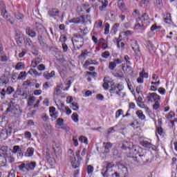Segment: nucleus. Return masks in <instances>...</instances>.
Masks as SVG:
<instances>
[{
    "label": "nucleus",
    "mask_w": 177,
    "mask_h": 177,
    "mask_svg": "<svg viewBox=\"0 0 177 177\" xmlns=\"http://www.w3.org/2000/svg\"><path fill=\"white\" fill-rule=\"evenodd\" d=\"M131 48L133 50V52H136L137 49H139V44H138V41L136 40H133L131 41Z\"/></svg>",
    "instance_id": "27"
},
{
    "label": "nucleus",
    "mask_w": 177,
    "mask_h": 177,
    "mask_svg": "<svg viewBox=\"0 0 177 177\" xmlns=\"http://www.w3.org/2000/svg\"><path fill=\"white\" fill-rule=\"evenodd\" d=\"M161 28H162L161 26H157V24H155L151 26L150 30H151V31L153 32V31H156V30H161Z\"/></svg>",
    "instance_id": "51"
},
{
    "label": "nucleus",
    "mask_w": 177,
    "mask_h": 177,
    "mask_svg": "<svg viewBox=\"0 0 177 177\" xmlns=\"http://www.w3.org/2000/svg\"><path fill=\"white\" fill-rule=\"evenodd\" d=\"M28 74H30V75H34L35 77H38V75H40L39 73H38V71L32 68L28 71Z\"/></svg>",
    "instance_id": "32"
},
{
    "label": "nucleus",
    "mask_w": 177,
    "mask_h": 177,
    "mask_svg": "<svg viewBox=\"0 0 177 177\" xmlns=\"http://www.w3.org/2000/svg\"><path fill=\"white\" fill-rule=\"evenodd\" d=\"M35 99L36 97L34 96H30L28 97V106L29 107H31V106H32V104H34V102H35Z\"/></svg>",
    "instance_id": "30"
},
{
    "label": "nucleus",
    "mask_w": 177,
    "mask_h": 177,
    "mask_svg": "<svg viewBox=\"0 0 177 177\" xmlns=\"http://www.w3.org/2000/svg\"><path fill=\"white\" fill-rule=\"evenodd\" d=\"M147 48H148V49H151V50H154V44H153L151 41H147Z\"/></svg>",
    "instance_id": "44"
},
{
    "label": "nucleus",
    "mask_w": 177,
    "mask_h": 177,
    "mask_svg": "<svg viewBox=\"0 0 177 177\" xmlns=\"http://www.w3.org/2000/svg\"><path fill=\"white\" fill-rule=\"evenodd\" d=\"M49 113L51 118L56 120L59 117V111H56V107L50 106L49 107Z\"/></svg>",
    "instance_id": "11"
},
{
    "label": "nucleus",
    "mask_w": 177,
    "mask_h": 177,
    "mask_svg": "<svg viewBox=\"0 0 177 177\" xmlns=\"http://www.w3.org/2000/svg\"><path fill=\"white\" fill-rule=\"evenodd\" d=\"M122 150H127V149H130L129 142L128 141H123L121 147Z\"/></svg>",
    "instance_id": "34"
},
{
    "label": "nucleus",
    "mask_w": 177,
    "mask_h": 177,
    "mask_svg": "<svg viewBox=\"0 0 177 177\" xmlns=\"http://www.w3.org/2000/svg\"><path fill=\"white\" fill-rule=\"evenodd\" d=\"M143 27H145V24L142 23V22H141V24L140 23H138L137 24H136L134 26V28L136 30H140V28H143Z\"/></svg>",
    "instance_id": "50"
},
{
    "label": "nucleus",
    "mask_w": 177,
    "mask_h": 177,
    "mask_svg": "<svg viewBox=\"0 0 177 177\" xmlns=\"http://www.w3.org/2000/svg\"><path fill=\"white\" fill-rule=\"evenodd\" d=\"M79 142L81 143H84L85 145H88V138L84 136H81L79 138Z\"/></svg>",
    "instance_id": "39"
},
{
    "label": "nucleus",
    "mask_w": 177,
    "mask_h": 177,
    "mask_svg": "<svg viewBox=\"0 0 177 177\" xmlns=\"http://www.w3.org/2000/svg\"><path fill=\"white\" fill-rule=\"evenodd\" d=\"M115 167L113 162H106L105 167L102 169V175L103 177H109V174L113 171V168Z\"/></svg>",
    "instance_id": "7"
},
{
    "label": "nucleus",
    "mask_w": 177,
    "mask_h": 177,
    "mask_svg": "<svg viewBox=\"0 0 177 177\" xmlns=\"http://www.w3.org/2000/svg\"><path fill=\"white\" fill-rule=\"evenodd\" d=\"M71 106L73 111H78V110H80V106H78V103L72 102Z\"/></svg>",
    "instance_id": "40"
},
{
    "label": "nucleus",
    "mask_w": 177,
    "mask_h": 177,
    "mask_svg": "<svg viewBox=\"0 0 177 177\" xmlns=\"http://www.w3.org/2000/svg\"><path fill=\"white\" fill-rule=\"evenodd\" d=\"M59 9L53 8L48 11V15L50 17H57L59 16Z\"/></svg>",
    "instance_id": "18"
},
{
    "label": "nucleus",
    "mask_w": 177,
    "mask_h": 177,
    "mask_svg": "<svg viewBox=\"0 0 177 177\" xmlns=\"http://www.w3.org/2000/svg\"><path fill=\"white\" fill-rule=\"evenodd\" d=\"M131 127H132L134 129H138V128L140 127V123L138 120H134L131 124Z\"/></svg>",
    "instance_id": "31"
},
{
    "label": "nucleus",
    "mask_w": 177,
    "mask_h": 177,
    "mask_svg": "<svg viewBox=\"0 0 177 177\" xmlns=\"http://www.w3.org/2000/svg\"><path fill=\"white\" fill-rule=\"evenodd\" d=\"M91 2H96V0H90ZM98 2L102 3V6L99 7L100 10L103 11L106 9L109 5V0H97Z\"/></svg>",
    "instance_id": "13"
},
{
    "label": "nucleus",
    "mask_w": 177,
    "mask_h": 177,
    "mask_svg": "<svg viewBox=\"0 0 177 177\" xmlns=\"http://www.w3.org/2000/svg\"><path fill=\"white\" fill-rule=\"evenodd\" d=\"M35 149L32 147H28L25 152L26 157H32L34 156V153Z\"/></svg>",
    "instance_id": "21"
},
{
    "label": "nucleus",
    "mask_w": 177,
    "mask_h": 177,
    "mask_svg": "<svg viewBox=\"0 0 177 177\" xmlns=\"http://www.w3.org/2000/svg\"><path fill=\"white\" fill-rule=\"evenodd\" d=\"M171 20H172V17H171V14L170 13H167L165 15V18H164L165 23H169V21H171Z\"/></svg>",
    "instance_id": "38"
},
{
    "label": "nucleus",
    "mask_w": 177,
    "mask_h": 177,
    "mask_svg": "<svg viewBox=\"0 0 177 177\" xmlns=\"http://www.w3.org/2000/svg\"><path fill=\"white\" fill-rule=\"evenodd\" d=\"M103 82L102 88L104 91H107L109 90V88H110L109 84H113V79L110 77V76H106L103 79Z\"/></svg>",
    "instance_id": "10"
},
{
    "label": "nucleus",
    "mask_w": 177,
    "mask_h": 177,
    "mask_svg": "<svg viewBox=\"0 0 177 177\" xmlns=\"http://www.w3.org/2000/svg\"><path fill=\"white\" fill-rule=\"evenodd\" d=\"M21 151V149L20 148V146L15 145L13 147L12 152L16 154V153H19Z\"/></svg>",
    "instance_id": "48"
},
{
    "label": "nucleus",
    "mask_w": 177,
    "mask_h": 177,
    "mask_svg": "<svg viewBox=\"0 0 177 177\" xmlns=\"http://www.w3.org/2000/svg\"><path fill=\"white\" fill-rule=\"evenodd\" d=\"M15 17L17 20H23L24 19V15L20 12L15 13Z\"/></svg>",
    "instance_id": "54"
},
{
    "label": "nucleus",
    "mask_w": 177,
    "mask_h": 177,
    "mask_svg": "<svg viewBox=\"0 0 177 177\" xmlns=\"http://www.w3.org/2000/svg\"><path fill=\"white\" fill-rule=\"evenodd\" d=\"M41 63V59L39 58H35L32 61V66L35 67L36 66H38Z\"/></svg>",
    "instance_id": "37"
},
{
    "label": "nucleus",
    "mask_w": 177,
    "mask_h": 177,
    "mask_svg": "<svg viewBox=\"0 0 177 177\" xmlns=\"http://www.w3.org/2000/svg\"><path fill=\"white\" fill-rule=\"evenodd\" d=\"M156 6L157 8H162V0H156Z\"/></svg>",
    "instance_id": "60"
},
{
    "label": "nucleus",
    "mask_w": 177,
    "mask_h": 177,
    "mask_svg": "<svg viewBox=\"0 0 177 177\" xmlns=\"http://www.w3.org/2000/svg\"><path fill=\"white\" fill-rule=\"evenodd\" d=\"M99 44H100L102 45L104 50L109 48V45H107V44H106V42L104 41V39L100 38L99 39Z\"/></svg>",
    "instance_id": "28"
},
{
    "label": "nucleus",
    "mask_w": 177,
    "mask_h": 177,
    "mask_svg": "<svg viewBox=\"0 0 177 177\" xmlns=\"http://www.w3.org/2000/svg\"><path fill=\"white\" fill-rule=\"evenodd\" d=\"M149 19L150 17H149V15L144 13L140 17L138 18V21H141V23L145 24V23H147V21L149 20Z\"/></svg>",
    "instance_id": "20"
},
{
    "label": "nucleus",
    "mask_w": 177,
    "mask_h": 177,
    "mask_svg": "<svg viewBox=\"0 0 177 177\" xmlns=\"http://www.w3.org/2000/svg\"><path fill=\"white\" fill-rule=\"evenodd\" d=\"M115 67H117V65L115 62H109V70H111V71L115 70Z\"/></svg>",
    "instance_id": "47"
},
{
    "label": "nucleus",
    "mask_w": 177,
    "mask_h": 177,
    "mask_svg": "<svg viewBox=\"0 0 177 177\" xmlns=\"http://www.w3.org/2000/svg\"><path fill=\"white\" fill-rule=\"evenodd\" d=\"M1 16L3 17V19H8L9 17L8 15V11L5 7L1 9Z\"/></svg>",
    "instance_id": "36"
},
{
    "label": "nucleus",
    "mask_w": 177,
    "mask_h": 177,
    "mask_svg": "<svg viewBox=\"0 0 177 177\" xmlns=\"http://www.w3.org/2000/svg\"><path fill=\"white\" fill-rule=\"evenodd\" d=\"M155 133L157 138H158V135L159 136H162V138L165 136V131H164V129L161 127H156Z\"/></svg>",
    "instance_id": "14"
},
{
    "label": "nucleus",
    "mask_w": 177,
    "mask_h": 177,
    "mask_svg": "<svg viewBox=\"0 0 177 177\" xmlns=\"http://www.w3.org/2000/svg\"><path fill=\"white\" fill-rule=\"evenodd\" d=\"M127 157L129 158H133L134 162L138 165L145 164V162H149V158L147 156L146 149L137 146L133 145L131 148H129V153H127Z\"/></svg>",
    "instance_id": "1"
},
{
    "label": "nucleus",
    "mask_w": 177,
    "mask_h": 177,
    "mask_svg": "<svg viewBox=\"0 0 177 177\" xmlns=\"http://www.w3.org/2000/svg\"><path fill=\"white\" fill-rule=\"evenodd\" d=\"M140 145L141 146H143V147H145V149H151V147L154 146L151 142L146 140L140 142Z\"/></svg>",
    "instance_id": "25"
},
{
    "label": "nucleus",
    "mask_w": 177,
    "mask_h": 177,
    "mask_svg": "<svg viewBox=\"0 0 177 177\" xmlns=\"http://www.w3.org/2000/svg\"><path fill=\"white\" fill-rule=\"evenodd\" d=\"M71 41L75 50H80L84 46V37L81 35L74 34Z\"/></svg>",
    "instance_id": "4"
},
{
    "label": "nucleus",
    "mask_w": 177,
    "mask_h": 177,
    "mask_svg": "<svg viewBox=\"0 0 177 177\" xmlns=\"http://www.w3.org/2000/svg\"><path fill=\"white\" fill-rule=\"evenodd\" d=\"M103 147L104 153H109L111 148L113 147V144L111 142H103Z\"/></svg>",
    "instance_id": "23"
},
{
    "label": "nucleus",
    "mask_w": 177,
    "mask_h": 177,
    "mask_svg": "<svg viewBox=\"0 0 177 177\" xmlns=\"http://www.w3.org/2000/svg\"><path fill=\"white\" fill-rule=\"evenodd\" d=\"M73 142L75 147H77L78 146V138L77 136H73Z\"/></svg>",
    "instance_id": "59"
},
{
    "label": "nucleus",
    "mask_w": 177,
    "mask_h": 177,
    "mask_svg": "<svg viewBox=\"0 0 177 177\" xmlns=\"http://www.w3.org/2000/svg\"><path fill=\"white\" fill-rule=\"evenodd\" d=\"M71 118L75 122H78V121H80V119L78 118V113H73L71 115Z\"/></svg>",
    "instance_id": "41"
},
{
    "label": "nucleus",
    "mask_w": 177,
    "mask_h": 177,
    "mask_svg": "<svg viewBox=\"0 0 177 177\" xmlns=\"http://www.w3.org/2000/svg\"><path fill=\"white\" fill-rule=\"evenodd\" d=\"M136 114L141 121H145V120H146V115H144L143 111L138 110L136 111Z\"/></svg>",
    "instance_id": "24"
},
{
    "label": "nucleus",
    "mask_w": 177,
    "mask_h": 177,
    "mask_svg": "<svg viewBox=\"0 0 177 177\" xmlns=\"http://www.w3.org/2000/svg\"><path fill=\"white\" fill-rule=\"evenodd\" d=\"M68 153L71 154V156H70V161L72 165V168H73L74 169L80 168V165H81L80 161L82 160V158H80V153L76 152V154L75 155L74 151H73L72 149H69ZM75 156L77 157V160Z\"/></svg>",
    "instance_id": "2"
},
{
    "label": "nucleus",
    "mask_w": 177,
    "mask_h": 177,
    "mask_svg": "<svg viewBox=\"0 0 177 177\" xmlns=\"http://www.w3.org/2000/svg\"><path fill=\"white\" fill-rule=\"evenodd\" d=\"M174 117H175V112L174 111H170L167 115H166V118L167 120H171V118H174Z\"/></svg>",
    "instance_id": "52"
},
{
    "label": "nucleus",
    "mask_w": 177,
    "mask_h": 177,
    "mask_svg": "<svg viewBox=\"0 0 177 177\" xmlns=\"http://www.w3.org/2000/svg\"><path fill=\"white\" fill-rule=\"evenodd\" d=\"M110 32V24L106 23L104 27V34L107 35Z\"/></svg>",
    "instance_id": "46"
},
{
    "label": "nucleus",
    "mask_w": 177,
    "mask_h": 177,
    "mask_svg": "<svg viewBox=\"0 0 177 177\" xmlns=\"http://www.w3.org/2000/svg\"><path fill=\"white\" fill-rule=\"evenodd\" d=\"M37 39L40 46H45V45H46V41H45L44 37L41 36V35H37Z\"/></svg>",
    "instance_id": "26"
},
{
    "label": "nucleus",
    "mask_w": 177,
    "mask_h": 177,
    "mask_svg": "<svg viewBox=\"0 0 177 177\" xmlns=\"http://www.w3.org/2000/svg\"><path fill=\"white\" fill-rule=\"evenodd\" d=\"M118 8L122 11V13H125L128 10V8L124 1H118Z\"/></svg>",
    "instance_id": "15"
},
{
    "label": "nucleus",
    "mask_w": 177,
    "mask_h": 177,
    "mask_svg": "<svg viewBox=\"0 0 177 177\" xmlns=\"http://www.w3.org/2000/svg\"><path fill=\"white\" fill-rule=\"evenodd\" d=\"M26 32L30 38H35L37 37V32L30 27L26 28Z\"/></svg>",
    "instance_id": "17"
},
{
    "label": "nucleus",
    "mask_w": 177,
    "mask_h": 177,
    "mask_svg": "<svg viewBox=\"0 0 177 177\" xmlns=\"http://www.w3.org/2000/svg\"><path fill=\"white\" fill-rule=\"evenodd\" d=\"M158 91L159 92V93L160 95H165L167 91L165 90V88H164L163 87H160L158 89Z\"/></svg>",
    "instance_id": "61"
},
{
    "label": "nucleus",
    "mask_w": 177,
    "mask_h": 177,
    "mask_svg": "<svg viewBox=\"0 0 177 177\" xmlns=\"http://www.w3.org/2000/svg\"><path fill=\"white\" fill-rule=\"evenodd\" d=\"M0 59H1V62H8V56L6 55V53H4L2 55H0Z\"/></svg>",
    "instance_id": "58"
},
{
    "label": "nucleus",
    "mask_w": 177,
    "mask_h": 177,
    "mask_svg": "<svg viewBox=\"0 0 177 177\" xmlns=\"http://www.w3.org/2000/svg\"><path fill=\"white\" fill-rule=\"evenodd\" d=\"M51 85H50V83L47 82H45L44 84H43V89H48V88H50Z\"/></svg>",
    "instance_id": "64"
},
{
    "label": "nucleus",
    "mask_w": 177,
    "mask_h": 177,
    "mask_svg": "<svg viewBox=\"0 0 177 177\" xmlns=\"http://www.w3.org/2000/svg\"><path fill=\"white\" fill-rule=\"evenodd\" d=\"M139 75V77H138L137 79V82L138 84H143V82H145V80L143 79V73H140Z\"/></svg>",
    "instance_id": "49"
},
{
    "label": "nucleus",
    "mask_w": 177,
    "mask_h": 177,
    "mask_svg": "<svg viewBox=\"0 0 177 177\" xmlns=\"http://www.w3.org/2000/svg\"><path fill=\"white\" fill-rule=\"evenodd\" d=\"M159 101H156L155 104L153 105V110H158L160 109V102Z\"/></svg>",
    "instance_id": "62"
},
{
    "label": "nucleus",
    "mask_w": 177,
    "mask_h": 177,
    "mask_svg": "<svg viewBox=\"0 0 177 177\" xmlns=\"http://www.w3.org/2000/svg\"><path fill=\"white\" fill-rule=\"evenodd\" d=\"M122 89H124V86L122 84L120 83H112L109 89L111 96H113V95L121 96V91Z\"/></svg>",
    "instance_id": "6"
},
{
    "label": "nucleus",
    "mask_w": 177,
    "mask_h": 177,
    "mask_svg": "<svg viewBox=\"0 0 177 177\" xmlns=\"http://www.w3.org/2000/svg\"><path fill=\"white\" fill-rule=\"evenodd\" d=\"M120 27V24L119 23H116L113 25L112 30L113 31V32L115 34V32H117V31H118V28Z\"/></svg>",
    "instance_id": "57"
},
{
    "label": "nucleus",
    "mask_w": 177,
    "mask_h": 177,
    "mask_svg": "<svg viewBox=\"0 0 177 177\" xmlns=\"http://www.w3.org/2000/svg\"><path fill=\"white\" fill-rule=\"evenodd\" d=\"M24 44L26 46H31V45H32V40L28 37H26L24 40Z\"/></svg>",
    "instance_id": "43"
},
{
    "label": "nucleus",
    "mask_w": 177,
    "mask_h": 177,
    "mask_svg": "<svg viewBox=\"0 0 177 177\" xmlns=\"http://www.w3.org/2000/svg\"><path fill=\"white\" fill-rule=\"evenodd\" d=\"M118 174L120 177H128V175H129L128 167L123 165H119Z\"/></svg>",
    "instance_id": "9"
},
{
    "label": "nucleus",
    "mask_w": 177,
    "mask_h": 177,
    "mask_svg": "<svg viewBox=\"0 0 177 177\" xmlns=\"http://www.w3.org/2000/svg\"><path fill=\"white\" fill-rule=\"evenodd\" d=\"M102 57H103L104 59H109V57H110V52L109 51H105L104 53H102L101 55Z\"/></svg>",
    "instance_id": "55"
},
{
    "label": "nucleus",
    "mask_w": 177,
    "mask_h": 177,
    "mask_svg": "<svg viewBox=\"0 0 177 177\" xmlns=\"http://www.w3.org/2000/svg\"><path fill=\"white\" fill-rule=\"evenodd\" d=\"M47 162L49 164V165H50V167H53V165L56 164V160L55 158L49 157L47 159Z\"/></svg>",
    "instance_id": "33"
},
{
    "label": "nucleus",
    "mask_w": 177,
    "mask_h": 177,
    "mask_svg": "<svg viewBox=\"0 0 177 177\" xmlns=\"http://www.w3.org/2000/svg\"><path fill=\"white\" fill-rule=\"evenodd\" d=\"M8 177H16V173L14 169L10 171Z\"/></svg>",
    "instance_id": "63"
},
{
    "label": "nucleus",
    "mask_w": 177,
    "mask_h": 177,
    "mask_svg": "<svg viewBox=\"0 0 177 177\" xmlns=\"http://www.w3.org/2000/svg\"><path fill=\"white\" fill-rule=\"evenodd\" d=\"M27 74L28 73L26 71L20 72L19 75H18L17 80H26Z\"/></svg>",
    "instance_id": "35"
},
{
    "label": "nucleus",
    "mask_w": 177,
    "mask_h": 177,
    "mask_svg": "<svg viewBox=\"0 0 177 177\" xmlns=\"http://www.w3.org/2000/svg\"><path fill=\"white\" fill-rule=\"evenodd\" d=\"M53 150L55 154H57V153H61L62 147H60V144L56 142H53Z\"/></svg>",
    "instance_id": "16"
},
{
    "label": "nucleus",
    "mask_w": 177,
    "mask_h": 177,
    "mask_svg": "<svg viewBox=\"0 0 177 177\" xmlns=\"http://www.w3.org/2000/svg\"><path fill=\"white\" fill-rule=\"evenodd\" d=\"M121 115H124V111L122 109H118L115 112V118H120Z\"/></svg>",
    "instance_id": "45"
},
{
    "label": "nucleus",
    "mask_w": 177,
    "mask_h": 177,
    "mask_svg": "<svg viewBox=\"0 0 177 177\" xmlns=\"http://www.w3.org/2000/svg\"><path fill=\"white\" fill-rule=\"evenodd\" d=\"M94 26L95 28H102L103 27V21L99 19L95 22Z\"/></svg>",
    "instance_id": "29"
},
{
    "label": "nucleus",
    "mask_w": 177,
    "mask_h": 177,
    "mask_svg": "<svg viewBox=\"0 0 177 177\" xmlns=\"http://www.w3.org/2000/svg\"><path fill=\"white\" fill-rule=\"evenodd\" d=\"M69 23H73L74 24H88V23H91V16L89 15H81L76 18H73L69 21Z\"/></svg>",
    "instance_id": "5"
},
{
    "label": "nucleus",
    "mask_w": 177,
    "mask_h": 177,
    "mask_svg": "<svg viewBox=\"0 0 177 177\" xmlns=\"http://www.w3.org/2000/svg\"><path fill=\"white\" fill-rule=\"evenodd\" d=\"M95 170V168L93 167V166L89 165L87 166V174H92L93 172V171Z\"/></svg>",
    "instance_id": "56"
},
{
    "label": "nucleus",
    "mask_w": 177,
    "mask_h": 177,
    "mask_svg": "<svg viewBox=\"0 0 177 177\" xmlns=\"http://www.w3.org/2000/svg\"><path fill=\"white\" fill-rule=\"evenodd\" d=\"M18 165V169L20 172L26 173L28 172L29 171H32L34 168L37 166V163L35 162H19Z\"/></svg>",
    "instance_id": "3"
},
{
    "label": "nucleus",
    "mask_w": 177,
    "mask_h": 177,
    "mask_svg": "<svg viewBox=\"0 0 177 177\" xmlns=\"http://www.w3.org/2000/svg\"><path fill=\"white\" fill-rule=\"evenodd\" d=\"M61 110L64 113H66V115H70L73 113V111L68 106L64 105V104H61Z\"/></svg>",
    "instance_id": "19"
},
{
    "label": "nucleus",
    "mask_w": 177,
    "mask_h": 177,
    "mask_svg": "<svg viewBox=\"0 0 177 177\" xmlns=\"http://www.w3.org/2000/svg\"><path fill=\"white\" fill-rule=\"evenodd\" d=\"M97 64H99V62H97L96 60L88 59L86 60L83 65V67L84 68H88V66H97Z\"/></svg>",
    "instance_id": "12"
},
{
    "label": "nucleus",
    "mask_w": 177,
    "mask_h": 177,
    "mask_svg": "<svg viewBox=\"0 0 177 177\" xmlns=\"http://www.w3.org/2000/svg\"><path fill=\"white\" fill-rule=\"evenodd\" d=\"M61 93L62 90L60 89V86L57 85L54 92V96H59V95H60Z\"/></svg>",
    "instance_id": "42"
},
{
    "label": "nucleus",
    "mask_w": 177,
    "mask_h": 177,
    "mask_svg": "<svg viewBox=\"0 0 177 177\" xmlns=\"http://www.w3.org/2000/svg\"><path fill=\"white\" fill-rule=\"evenodd\" d=\"M147 103H153V102H160L161 97L156 93H149L147 96Z\"/></svg>",
    "instance_id": "8"
},
{
    "label": "nucleus",
    "mask_w": 177,
    "mask_h": 177,
    "mask_svg": "<svg viewBox=\"0 0 177 177\" xmlns=\"http://www.w3.org/2000/svg\"><path fill=\"white\" fill-rule=\"evenodd\" d=\"M79 35H82V37H85L89 31L88 30V27H85L84 29L80 28L79 29L77 30Z\"/></svg>",
    "instance_id": "22"
},
{
    "label": "nucleus",
    "mask_w": 177,
    "mask_h": 177,
    "mask_svg": "<svg viewBox=\"0 0 177 177\" xmlns=\"http://www.w3.org/2000/svg\"><path fill=\"white\" fill-rule=\"evenodd\" d=\"M56 122L57 125H58L59 127H62V125H64V120H63V118H59L57 120Z\"/></svg>",
    "instance_id": "53"
}]
</instances>
